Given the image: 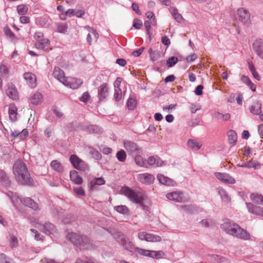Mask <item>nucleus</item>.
Here are the masks:
<instances>
[{
    "label": "nucleus",
    "mask_w": 263,
    "mask_h": 263,
    "mask_svg": "<svg viewBox=\"0 0 263 263\" xmlns=\"http://www.w3.org/2000/svg\"><path fill=\"white\" fill-rule=\"evenodd\" d=\"M82 83L83 81L81 79L71 77H66L63 84L65 86L74 89L78 88Z\"/></svg>",
    "instance_id": "f8f14e48"
},
{
    "label": "nucleus",
    "mask_w": 263,
    "mask_h": 263,
    "mask_svg": "<svg viewBox=\"0 0 263 263\" xmlns=\"http://www.w3.org/2000/svg\"><path fill=\"white\" fill-rule=\"evenodd\" d=\"M113 236L117 241L121 244L124 248L131 252L134 251L136 249L135 248L133 243L130 241L128 238L124 235L121 232H117L113 234Z\"/></svg>",
    "instance_id": "423d86ee"
},
{
    "label": "nucleus",
    "mask_w": 263,
    "mask_h": 263,
    "mask_svg": "<svg viewBox=\"0 0 263 263\" xmlns=\"http://www.w3.org/2000/svg\"><path fill=\"white\" fill-rule=\"evenodd\" d=\"M0 183L5 186H8L10 184V181L7 177L5 172L3 170H0Z\"/></svg>",
    "instance_id": "2f4dec72"
},
{
    "label": "nucleus",
    "mask_w": 263,
    "mask_h": 263,
    "mask_svg": "<svg viewBox=\"0 0 263 263\" xmlns=\"http://www.w3.org/2000/svg\"><path fill=\"white\" fill-rule=\"evenodd\" d=\"M164 255V253L162 251H156L150 250L148 257L156 259H160L162 258Z\"/></svg>",
    "instance_id": "c9c22d12"
},
{
    "label": "nucleus",
    "mask_w": 263,
    "mask_h": 263,
    "mask_svg": "<svg viewBox=\"0 0 263 263\" xmlns=\"http://www.w3.org/2000/svg\"><path fill=\"white\" fill-rule=\"evenodd\" d=\"M203 87L201 85H199L197 86L195 89V93L197 96H200L202 95V90H203Z\"/></svg>",
    "instance_id": "0e129e2a"
},
{
    "label": "nucleus",
    "mask_w": 263,
    "mask_h": 263,
    "mask_svg": "<svg viewBox=\"0 0 263 263\" xmlns=\"http://www.w3.org/2000/svg\"><path fill=\"white\" fill-rule=\"evenodd\" d=\"M43 232L47 235L54 234L56 232V228L54 224L50 222H46L41 229Z\"/></svg>",
    "instance_id": "412c9836"
},
{
    "label": "nucleus",
    "mask_w": 263,
    "mask_h": 263,
    "mask_svg": "<svg viewBox=\"0 0 263 263\" xmlns=\"http://www.w3.org/2000/svg\"><path fill=\"white\" fill-rule=\"evenodd\" d=\"M75 263H99V262L95 261L91 259H87L86 260H83L81 259H78Z\"/></svg>",
    "instance_id": "338daca9"
},
{
    "label": "nucleus",
    "mask_w": 263,
    "mask_h": 263,
    "mask_svg": "<svg viewBox=\"0 0 263 263\" xmlns=\"http://www.w3.org/2000/svg\"><path fill=\"white\" fill-rule=\"evenodd\" d=\"M138 180L142 183L151 184L155 180L154 176L148 173H143L137 175Z\"/></svg>",
    "instance_id": "2eb2a0df"
},
{
    "label": "nucleus",
    "mask_w": 263,
    "mask_h": 263,
    "mask_svg": "<svg viewBox=\"0 0 263 263\" xmlns=\"http://www.w3.org/2000/svg\"><path fill=\"white\" fill-rule=\"evenodd\" d=\"M10 246L12 249L16 248L18 246V239L17 237L14 235L11 236L10 240Z\"/></svg>",
    "instance_id": "09e8293b"
},
{
    "label": "nucleus",
    "mask_w": 263,
    "mask_h": 263,
    "mask_svg": "<svg viewBox=\"0 0 263 263\" xmlns=\"http://www.w3.org/2000/svg\"><path fill=\"white\" fill-rule=\"evenodd\" d=\"M157 179L160 183L164 185L175 186L176 184L174 181L167 177H165L163 175L158 174L157 176Z\"/></svg>",
    "instance_id": "4be33fe9"
},
{
    "label": "nucleus",
    "mask_w": 263,
    "mask_h": 263,
    "mask_svg": "<svg viewBox=\"0 0 263 263\" xmlns=\"http://www.w3.org/2000/svg\"><path fill=\"white\" fill-rule=\"evenodd\" d=\"M88 153L92 157L96 160H100L102 158L101 154L96 149L92 147H88Z\"/></svg>",
    "instance_id": "e433bc0d"
},
{
    "label": "nucleus",
    "mask_w": 263,
    "mask_h": 263,
    "mask_svg": "<svg viewBox=\"0 0 263 263\" xmlns=\"http://www.w3.org/2000/svg\"><path fill=\"white\" fill-rule=\"evenodd\" d=\"M253 48L256 54L263 59V40H256L253 44Z\"/></svg>",
    "instance_id": "f3484780"
},
{
    "label": "nucleus",
    "mask_w": 263,
    "mask_h": 263,
    "mask_svg": "<svg viewBox=\"0 0 263 263\" xmlns=\"http://www.w3.org/2000/svg\"><path fill=\"white\" fill-rule=\"evenodd\" d=\"M67 238L74 245L82 249H89L92 248L91 240L86 236H82L74 233H68Z\"/></svg>",
    "instance_id": "39448f33"
},
{
    "label": "nucleus",
    "mask_w": 263,
    "mask_h": 263,
    "mask_svg": "<svg viewBox=\"0 0 263 263\" xmlns=\"http://www.w3.org/2000/svg\"><path fill=\"white\" fill-rule=\"evenodd\" d=\"M138 237L141 240H145L149 242H160L161 241L160 236L146 232H139Z\"/></svg>",
    "instance_id": "1a4fd4ad"
},
{
    "label": "nucleus",
    "mask_w": 263,
    "mask_h": 263,
    "mask_svg": "<svg viewBox=\"0 0 263 263\" xmlns=\"http://www.w3.org/2000/svg\"><path fill=\"white\" fill-rule=\"evenodd\" d=\"M136 251L140 255L148 257L150 250L137 248H136Z\"/></svg>",
    "instance_id": "864d4df0"
},
{
    "label": "nucleus",
    "mask_w": 263,
    "mask_h": 263,
    "mask_svg": "<svg viewBox=\"0 0 263 263\" xmlns=\"http://www.w3.org/2000/svg\"><path fill=\"white\" fill-rule=\"evenodd\" d=\"M250 198L253 202L263 205V196L262 195L257 193L252 194Z\"/></svg>",
    "instance_id": "7c9ffc66"
},
{
    "label": "nucleus",
    "mask_w": 263,
    "mask_h": 263,
    "mask_svg": "<svg viewBox=\"0 0 263 263\" xmlns=\"http://www.w3.org/2000/svg\"><path fill=\"white\" fill-rule=\"evenodd\" d=\"M9 118L12 121L14 122L16 120L17 112H16V109L15 108V107L11 106L9 107Z\"/></svg>",
    "instance_id": "58836bf2"
},
{
    "label": "nucleus",
    "mask_w": 263,
    "mask_h": 263,
    "mask_svg": "<svg viewBox=\"0 0 263 263\" xmlns=\"http://www.w3.org/2000/svg\"><path fill=\"white\" fill-rule=\"evenodd\" d=\"M189 147L193 151H197L202 146L201 142L193 139H189L187 141Z\"/></svg>",
    "instance_id": "c85d7f7f"
},
{
    "label": "nucleus",
    "mask_w": 263,
    "mask_h": 263,
    "mask_svg": "<svg viewBox=\"0 0 263 263\" xmlns=\"http://www.w3.org/2000/svg\"><path fill=\"white\" fill-rule=\"evenodd\" d=\"M116 157L120 162H125L126 159V152L123 149L118 151L116 154Z\"/></svg>",
    "instance_id": "ea45409f"
},
{
    "label": "nucleus",
    "mask_w": 263,
    "mask_h": 263,
    "mask_svg": "<svg viewBox=\"0 0 263 263\" xmlns=\"http://www.w3.org/2000/svg\"><path fill=\"white\" fill-rule=\"evenodd\" d=\"M237 15L239 17V20L247 26L250 23V14L249 12L243 8H239L237 10Z\"/></svg>",
    "instance_id": "9b49d317"
},
{
    "label": "nucleus",
    "mask_w": 263,
    "mask_h": 263,
    "mask_svg": "<svg viewBox=\"0 0 263 263\" xmlns=\"http://www.w3.org/2000/svg\"><path fill=\"white\" fill-rule=\"evenodd\" d=\"M142 25L143 24L141 20L137 19L134 20L133 26L135 27V29H139L140 28H141Z\"/></svg>",
    "instance_id": "13d9d810"
},
{
    "label": "nucleus",
    "mask_w": 263,
    "mask_h": 263,
    "mask_svg": "<svg viewBox=\"0 0 263 263\" xmlns=\"http://www.w3.org/2000/svg\"><path fill=\"white\" fill-rule=\"evenodd\" d=\"M43 101L42 95L38 92L34 93L30 98V102L32 104L39 105Z\"/></svg>",
    "instance_id": "bb28decb"
},
{
    "label": "nucleus",
    "mask_w": 263,
    "mask_h": 263,
    "mask_svg": "<svg viewBox=\"0 0 263 263\" xmlns=\"http://www.w3.org/2000/svg\"><path fill=\"white\" fill-rule=\"evenodd\" d=\"M6 92L10 98H11L13 100H16L17 99V92L15 85L13 83H10L8 84Z\"/></svg>",
    "instance_id": "6ab92c4d"
},
{
    "label": "nucleus",
    "mask_w": 263,
    "mask_h": 263,
    "mask_svg": "<svg viewBox=\"0 0 263 263\" xmlns=\"http://www.w3.org/2000/svg\"><path fill=\"white\" fill-rule=\"evenodd\" d=\"M28 10V7L25 5L21 4L17 7V11L20 15H25L27 12Z\"/></svg>",
    "instance_id": "37998d69"
},
{
    "label": "nucleus",
    "mask_w": 263,
    "mask_h": 263,
    "mask_svg": "<svg viewBox=\"0 0 263 263\" xmlns=\"http://www.w3.org/2000/svg\"><path fill=\"white\" fill-rule=\"evenodd\" d=\"M69 160L73 166L76 169L83 172H86L89 170L88 164L76 155H71Z\"/></svg>",
    "instance_id": "0eeeda50"
},
{
    "label": "nucleus",
    "mask_w": 263,
    "mask_h": 263,
    "mask_svg": "<svg viewBox=\"0 0 263 263\" xmlns=\"http://www.w3.org/2000/svg\"><path fill=\"white\" fill-rule=\"evenodd\" d=\"M85 28L87 29L92 35H93L97 40L99 38V34L97 32L96 30L93 28H90L89 27H85Z\"/></svg>",
    "instance_id": "680f3d73"
},
{
    "label": "nucleus",
    "mask_w": 263,
    "mask_h": 263,
    "mask_svg": "<svg viewBox=\"0 0 263 263\" xmlns=\"http://www.w3.org/2000/svg\"><path fill=\"white\" fill-rule=\"evenodd\" d=\"M105 181L103 177L95 178L93 180L91 181L89 183L90 188L93 189V187L96 185H101L105 184Z\"/></svg>",
    "instance_id": "f704fd0d"
},
{
    "label": "nucleus",
    "mask_w": 263,
    "mask_h": 263,
    "mask_svg": "<svg viewBox=\"0 0 263 263\" xmlns=\"http://www.w3.org/2000/svg\"><path fill=\"white\" fill-rule=\"evenodd\" d=\"M214 116L215 118L219 119V120H222L223 121H227L230 118V114H226L224 115H223L222 114L219 112H216L214 114Z\"/></svg>",
    "instance_id": "a19ab883"
},
{
    "label": "nucleus",
    "mask_w": 263,
    "mask_h": 263,
    "mask_svg": "<svg viewBox=\"0 0 263 263\" xmlns=\"http://www.w3.org/2000/svg\"><path fill=\"white\" fill-rule=\"evenodd\" d=\"M20 139L23 140L28 136V132L27 129H24L21 132H20Z\"/></svg>",
    "instance_id": "052dcab7"
},
{
    "label": "nucleus",
    "mask_w": 263,
    "mask_h": 263,
    "mask_svg": "<svg viewBox=\"0 0 263 263\" xmlns=\"http://www.w3.org/2000/svg\"><path fill=\"white\" fill-rule=\"evenodd\" d=\"M114 98L116 102H118L121 100L122 98V93L120 88L115 89Z\"/></svg>",
    "instance_id": "de8ad7c7"
},
{
    "label": "nucleus",
    "mask_w": 263,
    "mask_h": 263,
    "mask_svg": "<svg viewBox=\"0 0 263 263\" xmlns=\"http://www.w3.org/2000/svg\"><path fill=\"white\" fill-rule=\"evenodd\" d=\"M86 132L89 133L101 134L102 132V129L97 125H91L87 126Z\"/></svg>",
    "instance_id": "72a5a7b5"
},
{
    "label": "nucleus",
    "mask_w": 263,
    "mask_h": 263,
    "mask_svg": "<svg viewBox=\"0 0 263 263\" xmlns=\"http://www.w3.org/2000/svg\"><path fill=\"white\" fill-rule=\"evenodd\" d=\"M246 206L249 212L251 214L263 217V208L255 205L251 203H246Z\"/></svg>",
    "instance_id": "dca6fc26"
},
{
    "label": "nucleus",
    "mask_w": 263,
    "mask_h": 263,
    "mask_svg": "<svg viewBox=\"0 0 263 263\" xmlns=\"http://www.w3.org/2000/svg\"><path fill=\"white\" fill-rule=\"evenodd\" d=\"M215 175L218 179L225 183H235V179L227 173H216Z\"/></svg>",
    "instance_id": "4468645a"
},
{
    "label": "nucleus",
    "mask_w": 263,
    "mask_h": 263,
    "mask_svg": "<svg viewBox=\"0 0 263 263\" xmlns=\"http://www.w3.org/2000/svg\"><path fill=\"white\" fill-rule=\"evenodd\" d=\"M178 61V59L176 57H172L166 61V65L168 67H172L174 66Z\"/></svg>",
    "instance_id": "a18cd8bd"
},
{
    "label": "nucleus",
    "mask_w": 263,
    "mask_h": 263,
    "mask_svg": "<svg viewBox=\"0 0 263 263\" xmlns=\"http://www.w3.org/2000/svg\"><path fill=\"white\" fill-rule=\"evenodd\" d=\"M200 108L201 107L200 105H197L194 104H192L190 107L191 111L193 114L195 113L198 110L200 109Z\"/></svg>",
    "instance_id": "69168bd1"
},
{
    "label": "nucleus",
    "mask_w": 263,
    "mask_h": 263,
    "mask_svg": "<svg viewBox=\"0 0 263 263\" xmlns=\"http://www.w3.org/2000/svg\"><path fill=\"white\" fill-rule=\"evenodd\" d=\"M24 78L27 84L32 88L36 86V78L35 74L31 72H26L24 74Z\"/></svg>",
    "instance_id": "a211bd4d"
},
{
    "label": "nucleus",
    "mask_w": 263,
    "mask_h": 263,
    "mask_svg": "<svg viewBox=\"0 0 263 263\" xmlns=\"http://www.w3.org/2000/svg\"><path fill=\"white\" fill-rule=\"evenodd\" d=\"M124 147L129 155L134 157L138 154L142 153V149L138 145L132 141L124 140Z\"/></svg>",
    "instance_id": "6e6552de"
},
{
    "label": "nucleus",
    "mask_w": 263,
    "mask_h": 263,
    "mask_svg": "<svg viewBox=\"0 0 263 263\" xmlns=\"http://www.w3.org/2000/svg\"><path fill=\"white\" fill-rule=\"evenodd\" d=\"M0 73L3 74H7L8 73V69L6 65L0 64Z\"/></svg>",
    "instance_id": "e2e57ef3"
},
{
    "label": "nucleus",
    "mask_w": 263,
    "mask_h": 263,
    "mask_svg": "<svg viewBox=\"0 0 263 263\" xmlns=\"http://www.w3.org/2000/svg\"><path fill=\"white\" fill-rule=\"evenodd\" d=\"M120 191L121 194L125 196L133 203L139 204L141 207L145 206L144 201L147 199V197L144 193L135 191L126 186H122Z\"/></svg>",
    "instance_id": "7ed1b4c3"
},
{
    "label": "nucleus",
    "mask_w": 263,
    "mask_h": 263,
    "mask_svg": "<svg viewBox=\"0 0 263 263\" xmlns=\"http://www.w3.org/2000/svg\"><path fill=\"white\" fill-rule=\"evenodd\" d=\"M51 167L57 171L60 172L62 170V166L61 164L57 160H53L50 163Z\"/></svg>",
    "instance_id": "c03bdc74"
},
{
    "label": "nucleus",
    "mask_w": 263,
    "mask_h": 263,
    "mask_svg": "<svg viewBox=\"0 0 263 263\" xmlns=\"http://www.w3.org/2000/svg\"><path fill=\"white\" fill-rule=\"evenodd\" d=\"M151 23H152V22H151L150 23L148 21H145L144 22V26L145 27L147 34L149 35V40H151L152 35V33L150 32V30L151 28Z\"/></svg>",
    "instance_id": "603ef678"
},
{
    "label": "nucleus",
    "mask_w": 263,
    "mask_h": 263,
    "mask_svg": "<svg viewBox=\"0 0 263 263\" xmlns=\"http://www.w3.org/2000/svg\"><path fill=\"white\" fill-rule=\"evenodd\" d=\"M228 136L229 143L233 145H235L237 139L236 133L233 130H230L228 132Z\"/></svg>",
    "instance_id": "c756f323"
},
{
    "label": "nucleus",
    "mask_w": 263,
    "mask_h": 263,
    "mask_svg": "<svg viewBox=\"0 0 263 263\" xmlns=\"http://www.w3.org/2000/svg\"><path fill=\"white\" fill-rule=\"evenodd\" d=\"M73 191L78 196H84L85 195V191L83 190V189L81 186L74 188Z\"/></svg>",
    "instance_id": "5fc2aeb1"
},
{
    "label": "nucleus",
    "mask_w": 263,
    "mask_h": 263,
    "mask_svg": "<svg viewBox=\"0 0 263 263\" xmlns=\"http://www.w3.org/2000/svg\"><path fill=\"white\" fill-rule=\"evenodd\" d=\"M246 168H254V169H260L261 167V164L258 161L255 160H251L249 161L246 162Z\"/></svg>",
    "instance_id": "473e14b6"
},
{
    "label": "nucleus",
    "mask_w": 263,
    "mask_h": 263,
    "mask_svg": "<svg viewBox=\"0 0 263 263\" xmlns=\"http://www.w3.org/2000/svg\"><path fill=\"white\" fill-rule=\"evenodd\" d=\"M148 53L150 55L151 60L154 62L156 61L160 56V52L157 51H153L151 48L148 49Z\"/></svg>",
    "instance_id": "79ce46f5"
},
{
    "label": "nucleus",
    "mask_w": 263,
    "mask_h": 263,
    "mask_svg": "<svg viewBox=\"0 0 263 263\" xmlns=\"http://www.w3.org/2000/svg\"><path fill=\"white\" fill-rule=\"evenodd\" d=\"M35 47L38 49L47 52L51 49L50 41L47 38L37 41L35 43Z\"/></svg>",
    "instance_id": "ddd939ff"
},
{
    "label": "nucleus",
    "mask_w": 263,
    "mask_h": 263,
    "mask_svg": "<svg viewBox=\"0 0 263 263\" xmlns=\"http://www.w3.org/2000/svg\"><path fill=\"white\" fill-rule=\"evenodd\" d=\"M166 197L170 200L177 202H183L187 201V198L184 196L183 193L180 191H175L166 195Z\"/></svg>",
    "instance_id": "9d476101"
},
{
    "label": "nucleus",
    "mask_w": 263,
    "mask_h": 263,
    "mask_svg": "<svg viewBox=\"0 0 263 263\" xmlns=\"http://www.w3.org/2000/svg\"><path fill=\"white\" fill-rule=\"evenodd\" d=\"M70 177L71 180L77 184H81L83 182L82 177L78 175V173L76 171H72L70 172Z\"/></svg>",
    "instance_id": "cd10ccee"
},
{
    "label": "nucleus",
    "mask_w": 263,
    "mask_h": 263,
    "mask_svg": "<svg viewBox=\"0 0 263 263\" xmlns=\"http://www.w3.org/2000/svg\"><path fill=\"white\" fill-rule=\"evenodd\" d=\"M115 210L118 213L123 215H128L129 210L125 205H118L115 207Z\"/></svg>",
    "instance_id": "4c0bfd02"
},
{
    "label": "nucleus",
    "mask_w": 263,
    "mask_h": 263,
    "mask_svg": "<svg viewBox=\"0 0 263 263\" xmlns=\"http://www.w3.org/2000/svg\"><path fill=\"white\" fill-rule=\"evenodd\" d=\"M13 173L19 183L27 185L33 183V179L30 177L26 164L21 160L15 161L13 166Z\"/></svg>",
    "instance_id": "f257e3e1"
},
{
    "label": "nucleus",
    "mask_w": 263,
    "mask_h": 263,
    "mask_svg": "<svg viewBox=\"0 0 263 263\" xmlns=\"http://www.w3.org/2000/svg\"><path fill=\"white\" fill-rule=\"evenodd\" d=\"M67 25L64 23L59 24L57 25V30L60 33H65L67 31Z\"/></svg>",
    "instance_id": "3c124183"
},
{
    "label": "nucleus",
    "mask_w": 263,
    "mask_h": 263,
    "mask_svg": "<svg viewBox=\"0 0 263 263\" xmlns=\"http://www.w3.org/2000/svg\"><path fill=\"white\" fill-rule=\"evenodd\" d=\"M142 154V153L138 154L133 157L134 158L135 162L137 165L141 167H147L146 160L143 159Z\"/></svg>",
    "instance_id": "a878e982"
},
{
    "label": "nucleus",
    "mask_w": 263,
    "mask_h": 263,
    "mask_svg": "<svg viewBox=\"0 0 263 263\" xmlns=\"http://www.w3.org/2000/svg\"><path fill=\"white\" fill-rule=\"evenodd\" d=\"M249 110L253 115H259L261 112V103L259 101L254 102L249 107Z\"/></svg>",
    "instance_id": "393cba45"
},
{
    "label": "nucleus",
    "mask_w": 263,
    "mask_h": 263,
    "mask_svg": "<svg viewBox=\"0 0 263 263\" xmlns=\"http://www.w3.org/2000/svg\"><path fill=\"white\" fill-rule=\"evenodd\" d=\"M180 208L187 212H192L194 210V206L192 205H180Z\"/></svg>",
    "instance_id": "4d7b16f0"
},
{
    "label": "nucleus",
    "mask_w": 263,
    "mask_h": 263,
    "mask_svg": "<svg viewBox=\"0 0 263 263\" xmlns=\"http://www.w3.org/2000/svg\"><path fill=\"white\" fill-rule=\"evenodd\" d=\"M20 139L23 140L28 136V132L27 129H24L21 132H20Z\"/></svg>",
    "instance_id": "bf43d9fd"
},
{
    "label": "nucleus",
    "mask_w": 263,
    "mask_h": 263,
    "mask_svg": "<svg viewBox=\"0 0 263 263\" xmlns=\"http://www.w3.org/2000/svg\"><path fill=\"white\" fill-rule=\"evenodd\" d=\"M137 105V101L135 99L129 98L127 101V106L129 109H134Z\"/></svg>",
    "instance_id": "49530a36"
},
{
    "label": "nucleus",
    "mask_w": 263,
    "mask_h": 263,
    "mask_svg": "<svg viewBox=\"0 0 263 263\" xmlns=\"http://www.w3.org/2000/svg\"><path fill=\"white\" fill-rule=\"evenodd\" d=\"M65 14L67 16L71 17L73 15H77L78 17H82L84 14V12L81 13L80 14H78V12H75L74 9H69L65 12Z\"/></svg>",
    "instance_id": "8fccbe9b"
},
{
    "label": "nucleus",
    "mask_w": 263,
    "mask_h": 263,
    "mask_svg": "<svg viewBox=\"0 0 263 263\" xmlns=\"http://www.w3.org/2000/svg\"><path fill=\"white\" fill-rule=\"evenodd\" d=\"M90 99V95L88 92H85L80 98V100L81 102H87Z\"/></svg>",
    "instance_id": "6e6d98bb"
},
{
    "label": "nucleus",
    "mask_w": 263,
    "mask_h": 263,
    "mask_svg": "<svg viewBox=\"0 0 263 263\" xmlns=\"http://www.w3.org/2000/svg\"><path fill=\"white\" fill-rule=\"evenodd\" d=\"M43 263H59L58 261L56 260H54L53 259L51 258H44L43 260H42Z\"/></svg>",
    "instance_id": "774afa93"
},
{
    "label": "nucleus",
    "mask_w": 263,
    "mask_h": 263,
    "mask_svg": "<svg viewBox=\"0 0 263 263\" xmlns=\"http://www.w3.org/2000/svg\"><path fill=\"white\" fill-rule=\"evenodd\" d=\"M221 228L230 235L244 240L250 239V235L245 230L230 220H226L222 223Z\"/></svg>",
    "instance_id": "f03ea898"
},
{
    "label": "nucleus",
    "mask_w": 263,
    "mask_h": 263,
    "mask_svg": "<svg viewBox=\"0 0 263 263\" xmlns=\"http://www.w3.org/2000/svg\"><path fill=\"white\" fill-rule=\"evenodd\" d=\"M147 167L150 165L160 166L162 165L163 162L158 157L151 156L146 160Z\"/></svg>",
    "instance_id": "b1692460"
},
{
    "label": "nucleus",
    "mask_w": 263,
    "mask_h": 263,
    "mask_svg": "<svg viewBox=\"0 0 263 263\" xmlns=\"http://www.w3.org/2000/svg\"><path fill=\"white\" fill-rule=\"evenodd\" d=\"M7 195L10 197L11 200V202L15 207H17V205L21 203H23L25 205L33 209V210H39L37 203L29 197L20 198L18 196L17 194L14 193L10 191H9L7 193Z\"/></svg>",
    "instance_id": "20e7f679"
},
{
    "label": "nucleus",
    "mask_w": 263,
    "mask_h": 263,
    "mask_svg": "<svg viewBox=\"0 0 263 263\" xmlns=\"http://www.w3.org/2000/svg\"><path fill=\"white\" fill-rule=\"evenodd\" d=\"M108 87L106 83L102 84L98 88V97L100 101L105 99L108 95Z\"/></svg>",
    "instance_id": "aec40b11"
},
{
    "label": "nucleus",
    "mask_w": 263,
    "mask_h": 263,
    "mask_svg": "<svg viewBox=\"0 0 263 263\" xmlns=\"http://www.w3.org/2000/svg\"><path fill=\"white\" fill-rule=\"evenodd\" d=\"M53 75L55 79L62 83H64L66 78L64 76V72L58 67L54 68Z\"/></svg>",
    "instance_id": "5701e85b"
}]
</instances>
